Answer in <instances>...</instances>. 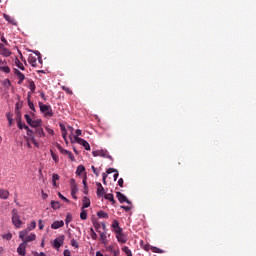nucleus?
I'll return each instance as SVG.
<instances>
[{"label": "nucleus", "instance_id": "nucleus-1", "mask_svg": "<svg viewBox=\"0 0 256 256\" xmlns=\"http://www.w3.org/2000/svg\"><path fill=\"white\" fill-rule=\"evenodd\" d=\"M12 223L16 229H21V225H23V221H21V216L17 209L12 210Z\"/></svg>", "mask_w": 256, "mask_h": 256}, {"label": "nucleus", "instance_id": "nucleus-2", "mask_svg": "<svg viewBox=\"0 0 256 256\" xmlns=\"http://www.w3.org/2000/svg\"><path fill=\"white\" fill-rule=\"evenodd\" d=\"M71 143H78V145H83L86 151H91V146L89 145V142H87L85 139L73 136V138H71Z\"/></svg>", "mask_w": 256, "mask_h": 256}, {"label": "nucleus", "instance_id": "nucleus-3", "mask_svg": "<svg viewBox=\"0 0 256 256\" xmlns=\"http://www.w3.org/2000/svg\"><path fill=\"white\" fill-rule=\"evenodd\" d=\"M39 107L41 113H44L45 117H53V109L51 108V106L39 102Z\"/></svg>", "mask_w": 256, "mask_h": 256}, {"label": "nucleus", "instance_id": "nucleus-4", "mask_svg": "<svg viewBox=\"0 0 256 256\" xmlns=\"http://www.w3.org/2000/svg\"><path fill=\"white\" fill-rule=\"evenodd\" d=\"M63 243H65V236L60 235L54 240L53 247L55 249H59L63 245Z\"/></svg>", "mask_w": 256, "mask_h": 256}, {"label": "nucleus", "instance_id": "nucleus-5", "mask_svg": "<svg viewBox=\"0 0 256 256\" xmlns=\"http://www.w3.org/2000/svg\"><path fill=\"white\" fill-rule=\"evenodd\" d=\"M93 157H106L108 159H111V156H109V153L104 150H96L92 152Z\"/></svg>", "mask_w": 256, "mask_h": 256}, {"label": "nucleus", "instance_id": "nucleus-6", "mask_svg": "<svg viewBox=\"0 0 256 256\" xmlns=\"http://www.w3.org/2000/svg\"><path fill=\"white\" fill-rule=\"evenodd\" d=\"M0 55L2 57H10L11 56V50L5 47V44H0Z\"/></svg>", "mask_w": 256, "mask_h": 256}, {"label": "nucleus", "instance_id": "nucleus-7", "mask_svg": "<svg viewBox=\"0 0 256 256\" xmlns=\"http://www.w3.org/2000/svg\"><path fill=\"white\" fill-rule=\"evenodd\" d=\"M116 197L118 201H120V203H127L128 205H131V201H129V199H127V196H125L123 193L117 192Z\"/></svg>", "mask_w": 256, "mask_h": 256}, {"label": "nucleus", "instance_id": "nucleus-8", "mask_svg": "<svg viewBox=\"0 0 256 256\" xmlns=\"http://www.w3.org/2000/svg\"><path fill=\"white\" fill-rule=\"evenodd\" d=\"M0 71H3V73H11V69L7 66V62L5 60L0 59Z\"/></svg>", "mask_w": 256, "mask_h": 256}, {"label": "nucleus", "instance_id": "nucleus-9", "mask_svg": "<svg viewBox=\"0 0 256 256\" xmlns=\"http://www.w3.org/2000/svg\"><path fill=\"white\" fill-rule=\"evenodd\" d=\"M25 249H27V242H22L17 248L18 255L25 256Z\"/></svg>", "mask_w": 256, "mask_h": 256}, {"label": "nucleus", "instance_id": "nucleus-10", "mask_svg": "<svg viewBox=\"0 0 256 256\" xmlns=\"http://www.w3.org/2000/svg\"><path fill=\"white\" fill-rule=\"evenodd\" d=\"M98 197H105V188L99 182L96 183Z\"/></svg>", "mask_w": 256, "mask_h": 256}, {"label": "nucleus", "instance_id": "nucleus-11", "mask_svg": "<svg viewBox=\"0 0 256 256\" xmlns=\"http://www.w3.org/2000/svg\"><path fill=\"white\" fill-rule=\"evenodd\" d=\"M64 225L65 222H63V220H57L51 224V229H61Z\"/></svg>", "mask_w": 256, "mask_h": 256}, {"label": "nucleus", "instance_id": "nucleus-12", "mask_svg": "<svg viewBox=\"0 0 256 256\" xmlns=\"http://www.w3.org/2000/svg\"><path fill=\"white\" fill-rule=\"evenodd\" d=\"M15 75L18 77L19 79V85H21V83H23V81H25V75L23 73H21V71H19L18 69L15 70Z\"/></svg>", "mask_w": 256, "mask_h": 256}, {"label": "nucleus", "instance_id": "nucleus-13", "mask_svg": "<svg viewBox=\"0 0 256 256\" xmlns=\"http://www.w3.org/2000/svg\"><path fill=\"white\" fill-rule=\"evenodd\" d=\"M35 239H37V236L35 234L31 233L26 238H24V240H22V241L26 242V245H27V243H31V241H35Z\"/></svg>", "mask_w": 256, "mask_h": 256}, {"label": "nucleus", "instance_id": "nucleus-14", "mask_svg": "<svg viewBox=\"0 0 256 256\" xmlns=\"http://www.w3.org/2000/svg\"><path fill=\"white\" fill-rule=\"evenodd\" d=\"M60 129L62 131V137H63L64 141H67L68 130H67V128H65V124L60 123Z\"/></svg>", "mask_w": 256, "mask_h": 256}, {"label": "nucleus", "instance_id": "nucleus-15", "mask_svg": "<svg viewBox=\"0 0 256 256\" xmlns=\"http://www.w3.org/2000/svg\"><path fill=\"white\" fill-rule=\"evenodd\" d=\"M116 238L119 243H127V237L123 233L116 235Z\"/></svg>", "mask_w": 256, "mask_h": 256}, {"label": "nucleus", "instance_id": "nucleus-16", "mask_svg": "<svg viewBox=\"0 0 256 256\" xmlns=\"http://www.w3.org/2000/svg\"><path fill=\"white\" fill-rule=\"evenodd\" d=\"M4 19L8 21L11 25H17V22H15V19L7 14H3Z\"/></svg>", "mask_w": 256, "mask_h": 256}, {"label": "nucleus", "instance_id": "nucleus-17", "mask_svg": "<svg viewBox=\"0 0 256 256\" xmlns=\"http://www.w3.org/2000/svg\"><path fill=\"white\" fill-rule=\"evenodd\" d=\"M0 199H9V191L0 189Z\"/></svg>", "mask_w": 256, "mask_h": 256}, {"label": "nucleus", "instance_id": "nucleus-18", "mask_svg": "<svg viewBox=\"0 0 256 256\" xmlns=\"http://www.w3.org/2000/svg\"><path fill=\"white\" fill-rule=\"evenodd\" d=\"M83 207L82 209H87V207H89L91 205V200H89V198H87V196H85L83 199Z\"/></svg>", "mask_w": 256, "mask_h": 256}, {"label": "nucleus", "instance_id": "nucleus-19", "mask_svg": "<svg viewBox=\"0 0 256 256\" xmlns=\"http://www.w3.org/2000/svg\"><path fill=\"white\" fill-rule=\"evenodd\" d=\"M29 229L26 228L25 230H22L20 233H19V237L22 239V241H24L25 237H27V235H29Z\"/></svg>", "mask_w": 256, "mask_h": 256}, {"label": "nucleus", "instance_id": "nucleus-20", "mask_svg": "<svg viewBox=\"0 0 256 256\" xmlns=\"http://www.w3.org/2000/svg\"><path fill=\"white\" fill-rule=\"evenodd\" d=\"M97 216H98L100 219H109V214H107V212H105V211H99V212H97Z\"/></svg>", "mask_w": 256, "mask_h": 256}, {"label": "nucleus", "instance_id": "nucleus-21", "mask_svg": "<svg viewBox=\"0 0 256 256\" xmlns=\"http://www.w3.org/2000/svg\"><path fill=\"white\" fill-rule=\"evenodd\" d=\"M30 127H41V119L32 120Z\"/></svg>", "mask_w": 256, "mask_h": 256}, {"label": "nucleus", "instance_id": "nucleus-22", "mask_svg": "<svg viewBox=\"0 0 256 256\" xmlns=\"http://www.w3.org/2000/svg\"><path fill=\"white\" fill-rule=\"evenodd\" d=\"M15 65L18 67V69H21V71H25V66H23V63H21L18 58L15 59Z\"/></svg>", "mask_w": 256, "mask_h": 256}, {"label": "nucleus", "instance_id": "nucleus-23", "mask_svg": "<svg viewBox=\"0 0 256 256\" xmlns=\"http://www.w3.org/2000/svg\"><path fill=\"white\" fill-rule=\"evenodd\" d=\"M57 181H59V176L57 174L52 175L53 187H57Z\"/></svg>", "mask_w": 256, "mask_h": 256}, {"label": "nucleus", "instance_id": "nucleus-24", "mask_svg": "<svg viewBox=\"0 0 256 256\" xmlns=\"http://www.w3.org/2000/svg\"><path fill=\"white\" fill-rule=\"evenodd\" d=\"M80 219H82L83 221L87 219V210H85V208H82V211L80 213Z\"/></svg>", "mask_w": 256, "mask_h": 256}, {"label": "nucleus", "instance_id": "nucleus-25", "mask_svg": "<svg viewBox=\"0 0 256 256\" xmlns=\"http://www.w3.org/2000/svg\"><path fill=\"white\" fill-rule=\"evenodd\" d=\"M85 171V166L79 165L76 170V175H81Z\"/></svg>", "mask_w": 256, "mask_h": 256}, {"label": "nucleus", "instance_id": "nucleus-26", "mask_svg": "<svg viewBox=\"0 0 256 256\" xmlns=\"http://www.w3.org/2000/svg\"><path fill=\"white\" fill-rule=\"evenodd\" d=\"M57 149H58V151H60L62 153V155H68V153L70 152L69 150L62 148L61 145H58Z\"/></svg>", "mask_w": 256, "mask_h": 256}, {"label": "nucleus", "instance_id": "nucleus-27", "mask_svg": "<svg viewBox=\"0 0 256 256\" xmlns=\"http://www.w3.org/2000/svg\"><path fill=\"white\" fill-rule=\"evenodd\" d=\"M122 251H124V253L127 255V256H133V254L131 253V250L129 249V247L127 246H124L122 248Z\"/></svg>", "mask_w": 256, "mask_h": 256}, {"label": "nucleus", "instance_id": "nucleus-28", "mask_svg": "<svg viewBox=\"0 0 256 256\" xmlns=\"http://www.w3.org/2000/svg\"><path fill=\"white\" fill-rule=\"evenodd\" d=\"M18 128L19 129H29V126L25 125L23 122H21V119L18 120Z\"/></svg>", "mask_w": 256, "mask_h": 256}, {"label": "nucleus", "instance_id": "nucleus-29", "mask_svg": "<svg viewBox=\"0 0 256 256\" xmlns=\"http://www.w3.org/2000/svg\"><path fill=\"white\" fill-rule=\"evenodd\" d=\"M35 227H37V222L32 221L30 223V225L27 227L28 231H33V229H35Z\"/></svg>", "mask_w": 256, "mask_h": 256}, {"label": "nucleus", "instance_id": "nucleus-30", "mask_svg": "<svg viewBox=\"0 0 256 256\" xmlns=\"http://www.w3.org/2000/svg\"><path fill=\"white\" fill-rule=\"evenodd\" d=\"M6 117H7V119H8L9 125H10V126L13 125V114L7 113V114H6Z\"/></svg>", "mask_w": 256, "mask_h": 256}, {"label": "nucleus", "instance_id": "nucleus-31", "mask_svg": "<svg viewBox=\"0 0 256 256\" xmlns=\"http://www.w3.org/2000/svg\"><path fill=\"white\" fill-rule=\"evenodd\" d=\"M105 199L111 201V203H115V199L113 198V194H106L104 195Z\"/></svg>", "mask_w": 256, "mask_h": 256}, {"label": "nucleus", "instance_id": "nucleus-32", "mask_svg": "<svg viewBox=\"0 0 256 256\" xmlns=\"http://www.w3.org/2000/svg\"><path fill=\"white\" fill-rule=\"evenodd\" d=\"M67 131H68V133H70L69 137H70V141H71V139H73V131H75V129L72 126H68Z\"/></svg>", "mask_w": 256, "mask_h": 256}, {"label": "nucleus", "instance_id": "nucleus-33", "mask_svg": "<svg viewBox=\"0 0 256 256\" xmlns=\"http://www.w3.org/2000/svg\"><path fill=\"white\" fill-rule=\"evenodd\" d=\"M77 191H78L77 185H74V186L72 187V191H71L72 197H73L74 199H77V197H75V195H77Z\"/></svg>", "mask_w": 256, "mask_h": 256}, {"label": "nucleus", "instance_id": "nucleus-34", "mask_svg": "<svg viewBox=\"0 0 256 256\" xmlns=\"http://www.w3.org/2000/svg\"><path fill=\"white\" fill-rule=\"evenodd\" d=\"M51 207H52V209H59L60 204L57 201H52L51 202Z\"/></svg>", "mask_w": 256, "mask_h": 256}, {"label": "nucleus", "instance_id": "nucleus-35", "mask_svg": "<svg viewBox=\"0 0 256 256\" xmlns=\"http://www.w3.org/2000/svg\"><path fill=\"white\" fill-rule=\"evenodd\" d=\"M73 221V217L71 216V214H67L66 219H65V224L69 225V223Z\"/></svg>", "mask_w": 256, "mask_h": 256}, {"label": "nucleus", "instance_id": "nucleus-36", "mask_svg": "<svg viewBox=\"0 0 256 256\" xmlns=\"http://www.w3.org/2000/svg\"><path fill=\"white\" fill-rule=\"evenodd\" d=\"M114 233L117 235H121L123 233V228H121L120 226H118V228L114 229Z\"/></svg>", "mask_w": 256, "mask_h": 256}, {"label": "nucleus", "instance_id": "nucleus-37", "mask_svg": "<svg viewBox=\"0 0 256 256\" xmlns=\"http://www.w3.org/2000/svg\"><path fill=\"white\" fill-rule=\"evenodd\" d=\"M25 120L26 123H28V125H31V123L33 122V119H31V116H29V114H25Z\"/></svg>", "mask_w": 256, "mask_h": 256}, {"label": "nucleus", "instance_id": "nucleus-38", "mask_svg": "<svg viewBox=\"0 0 256 256\" xmlns=\"http://www.w3.org/2000/svg\"><path fill=\"white\" fill-rule=\"evenodd\" d=\"M71 246L75 247V249H79V243L75 239L71 240Z\"/></svg>", "mask_w": 256, "mask_h": 256}, {"label": "nucleus", "instance_id": "nucleus-39", "mask_svg": "<svg viewBox=\"0 0 256 256\" xmlns=\"http://www.w3.org/2000/svg\"><path fill=\"white\" fill-rule=\"evenodd\" d=\"M90 231H91V238L94 241L97 240V233H95V230H93V228H91Z\"/></svg>", "mask_w": 256, "mask_h": 256}, {"label": "nucleus", "instance_id": "nucleus-40", "mask_svg": "<svg viewBox=\"0 0 256 256\" xmlns=\"http://www.w3.org/2000/svg\"><path fill=\"white\" fill-rule=\"evenodd\" d=\"M51 157L55 163H59V157L55 153L51 152Z\"/></svg>", "mask_w": 256, "mask_h": 256}, {"label": "nucleus", "instance_id": "nucleus-41", "mask_svg": "<svg viewBox=\"0 0 256 256\" xmlns=\"http://www.w3.org/2000/svg\"><path fill=\"white\" fill-rule=\"evenodd\" d=\"M119 227V222L117 220H114L112 223V229L114 231V229H117Z\"/></svg>", "mask_w": 256, "mask_h": 256}, {"label": "nucleus", "instance_id": "nucleus-42", "mask_svg": "<svg viewBox=\"0 0 256 256\" xmlns=\"http://www.w3.org/2000/svg\"><path fill=\"white\" fill-rule=\"evenodd\" d=\"M3 237H4V239H7V241H11V239L13 238V234L8 233V234L4 235Z\"/></svg>", "mask_w": 256, "mask_h": 256}, {"label": "nucleus", "instance_id": "nucleus-43", "mask_svg": "<svg viewBox=\"0 0 256 256\" xmlns=\"http://www.w3.org/2000/svg\"><path fill=\"white\" fill-rule=\"evenodd\" d=\"M58 197H59L60 199H62L63 201H65L66 203H69V199H67L65 196H63V195L61 194V192L58 193Z\"/></svg>", "mask_w": 256, "mask_h": 256}, {"label": "nucleus", "instance_id": "nucleus-44", "mask_svg": "<svg viewBox=\"0 0 256 256\" xmlns=\"http://www.w3.org/2000/svg\"><path fill=\"white\" fill-rule=\"evenodd\" d=\"M81 135H82V131H81L80 129H77V130L75 131V134H73L72 137H79V136H81Z\"/></svg>", "mask_w": 256, "mask_h": 256}, {"label": "nucleus", "instance_id": "nucleus-45", "mask_svg": "<svg viewBox=\"0 0 256 256\" xmlns=\"http://www.w3.org/2000/svg\"><path fill=\"white\" fill-rule=\"evenodd\" d=\"M153 253H163V251L157 247H152Z\"/></svg>", "mask_w": 256, "mask_h": 256}, {"label": "nucleus", "instance_id": "nucleus-46", "mask_svg": "<svg viewBox=\"0 0 256 256\" xmlns=\"http://www.w3.org/2000/svg\"><path fill=\"white\" fill-rule=\"evenodd\" d=\"M121 208L124 209V211H131L132 206L129 204V206H121Z\"/></svg>", "mask_w": 256, "mask_h": 256}, {"label": "nucleus", "instance_id": "nucleus-47", "mask_svg": "<svg viewBox=\"0 0 256 256\" xmlns=\"http://www.w3.org/2000/svg\"><path fill=\"white\" fill-rule=\"evenodd\" d=\"M102 181H103L104 185L107 184V174H105V173L102 174Z\"/></svg>", "mask_w": 256, "mask_h": 256}, {"label": "nucleus", "instance_id": "nucleus-48", "mask_svg": "<svg viewBox=\"0 0 256 256\" xmlns=\"http://www.w3.org/2000/svg\"><path fill=\"white\" fill-rule=\"evenodd\" d=\"M35 55L38 56V61L39 63H42V60H41V53L39 51H34Z\"/></svg>", "mask_w": 256, "mask_h": 256}, {"label": "nucleus", "instance_id": "nucleus-49", "mask_svg": "<svg viewBox=\"0 0 256 256\" xmlns=\"http://www.w3.org/2000/svg\"><path fill=\"white\" fill-rule=\"evenodd\" d=\"M29 88L31 91H35V82H30Z\"/></svg>", "mask_w": 256, "mask_h": 256}, {"label": "nucleus", "instance_id": "nucleus-50", "mask_svg": "<svg viewBox=\"0 0 256 256\" xmlns=\"http://www.w3.org/2000/svg\"><path fill=\"white\" fill-rule=\"evenodd\" d=\"M107 173H108V175L111 174V173H117V169L109 168V169L107 170Z\"/></svg>", "mask_w": 256, "mask_h": 256}, {"label": "nucleus", "instance_id": "nucleus-51", "mask_svg": "<svg viewBox=\"0 0 256 256\" xmlns=\"http://www.w3.org/2000/svg\"><path fill=\"white\" fill-rule=\"evenodd\" d=\"M68 157H69V159L71 160V161H75V156H73V153H71V151L70 152H68Z\"/></svg>", "mask_w": 256, "mask_h": 256}, {"label": "nucleus", "instance_id": "nucleus-52", "mask_svg": "<svg viewBox=\"0 0 256 256\" xmlns=\"http://www.w3.org/2000/svg\"><path fill=\"white\" fill-rule=\"evenodd\" d=\"M100 239L101 241H105V239H107V236L105 235V233L103 232L100 233Z\"/></svg>", "mask_w": 256, "mask_h": 256}, {"label": "nucleus", "instance_id": "nucleus-53", "mask_svg": "<svg viewBox=\"0 0 256 256\" xmlns=\"http://www.w3.org/2000/svg\"><path fill=\"white\" fill-rule=\"evenodd\" d=\"M83 185H84V188H85V190H84V193H85V195H87V180H83Z\"/></svg>", "mask_w": 256, "mask_h": 256}, {"label": "nucleus", "instance_id": "nucleus-54", "mask_svg": "<svg viewBox=\"0 0 256 256\" xmlns=\"http://www.w3.org/2000/svg\"><path fill=\"white\" fill-rule=\"evenodd\" d=\"M4 85H5L6 87H10V86H11V81H9V79H6V80L4 81Z\"/></svg>", "mask_w": 256, "mask_h": 256}, {"label": "nucleus", "instance_id": "nucleus-55", "mask_svg": "<svg viewBox=\"0 0 256 256\" xmlns=\"http://www.w3.org/2000/svg\"><path fill=\"white\" fill-rule=\"evenodd\" d=\"M26 131H27L26 133L29 137H31V135H33V130H31L29 127H28V129H26Z\"/></svg>", "mask_w": 256, "mask_h": 256}, {"label": "nucleus", "instance_id": "nucleus-56", "mask_svg": "<svg viewBox=\"0 0 256 256\" xmlns=\"http://www.w3.org/2000/svg\"><path fill=\"white\" fill-rule=\"evenodd\" d=\"M28 105L30 109H32V111H35V105L33 104V102H28Z\"/></svg>", "mask_w": 256, "mask_h": 256}, {"label": "nucleus", "instance_id": "nucleus-57", "mask_svg": "<svg viewBox=\"0 0 256 256\" xmlns=\"http://www.w3.org/2000/svg\"><path fill=\"white\" fill-rule=\"evenodd\" d=\"M1 41L2 43H4V45H9V42H7V39H5V37H1Z\"/></svg>", "mask_w": 256, "mask_h": 256}, {"label": "nucleus", "instance_id": "nucleus-58", "mask_svg": "<svg viewBox=\"0 0 256 256\" xmlns=\"http://www.w3.org/2000/svg\"><path fill=\"white\" fill-rule=\"evenodd\" d=\"M31 141L36 147H39V144L37 143L34 137L31 138Z\"/></svg>", "mask_w": 256, "mask_h": 256}, {"label": "nucleus", "instance_id": "nucleus-59", "mask_svg": "<svg viewBox=\"0 0 256 256\" xmlns=\"http://www.w3.org/2000/svg\"><path fill=\"white\" fill-rule=\"evenodd\" d=\"M45 226L43 225V221L39 220V229L42 230Z\"/></svg>", "mask_w": 256, "mask_h": 256}, {"label": "nucleus", "instance_id": "nucleus-60", "mask_svg": "<svg viewBox=\"0 0 256 256\" xmlns=\"http://www.w3.org/2000/svg\"><path fill=\"white\" fill-rule=\"evenodd\" d=\"M64 256H71V251L64 250Z\"/></svg>", "mask_w": 256, "mask_h": 256}, {"label": "nucleus", "instance_id": "nucleus-61", "mask_svg": "<svg viewBox=\"0 0 256 256\" xmlns=\"http://www.w3.org/2000/svg\"><path fill=\"white\" fill-rule=\"evenodd\" d=\"M118 185H119V187H123V178H120L118 180Z\"/></svg>", "mask_w": 256, "mask_h": 256}, {"label": "nucleus", "instance_id": "nucleus-62", "mask_svg": "<svg viewBox=\"0 0 256 256\" xmlns=\"http://www.w3.org/2000/svg\"><path fill=\"white\" fill-rule=\"evenodd\" d=\"M35 256H46L44 252H41V253H35Z\"/></svg>", "mask_w": 256, "mask_h": 256}, {"label": "nucleus", "instance_id": "nucleus-63", "mask_svg": "<svg viewBox=\"0 0 256 256\" xmlns=\"http://www.w3.org/2000/svg\"><path fill=\"white\" fill-rule=\"evenodd\" d=\"M113 255H114V256H119V250H114V251H113Z\"/></svg>", "mask_w": 256, "mask_h": 256}, {"label": "nucleus", "instance_id": "nucleus-64", "mask_svg": "<svg viewBox=\"0 0 256 256\" xmlns=\"http://www.w3.org/2000/svg\"><path fill=\"white\" fill-rule=\"evenodd\" d=\"M96 256H103L101 252H96Z\"/></svg>", "mask_w": 256, "mask_h": 256}]
</instances>
